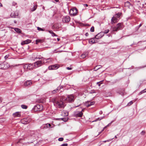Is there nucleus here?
<instances>
[{
	"instance_id": "obj_14",
	"label": "nucleus",
	"mask_w": 146,
	"mask_h": 146,
	"mask_svg": "<svg viewBox=\"0 0 146 146\" xmlns=\"http://www.w3.org/2000/svg\"><path fill=\"white\" fill-rule=\"evenodd\" d=\"M59 68V66L57 64H55L50 66L48 67V69L50 70H53Z\"/></svg>"
},
{
	"instance_id": "obj_7",
	"label": "nucleus",
	"mask_w": 146,
	"mask_h": 146,
	"mask_svg": "<svg viewBox=\"0 0 146 146\" xmlns=\"http://www.w3.org/2000/svg\"><path fill=\"white\" fill-rule=\"evenodd\" d=\"M43 107L42 105L37 104L33 108V110L35 111L41 110L43 109Z\"/></svg>"
},
{
	"instance_id": "obj_5",
	"label": "nucleus",
	"mask_w": 146,
	"mask_h": 146,
	"mask_svg": "<svg viewBox=\"0 0 146 146\" xmlns=\"http://www.w3.org/2000/svg\"><path fill=\"white\" fill-rule=\"evenodd\" d=\"M9 67V64L7 62H0V69L6 70Z\"/></svg>"
},
{
	"instance_id": "obj_59",
	"label": "nucleus",
	"mask_w": 146,
	"mask_h": 146,
	"mask_svg": "<svg viewBox=\"0 0 146 146\" xmlns=\"http://www.w3.org/2000/svg\"><path fill=\"white\" fill-rule=\"evenodd\" d=\"M144 90H145V91H146V89H145Z\"/></svg>"
},
{
	"instance_id": "obj_51",
	"label": "nucleus",
	"mask_w": 146,
	"mask_h": 146,
	"mask_svg": "<svg viewBox=\"0 0 146 146\" xmlns=\"http://www.w3.org/2000/svg\"><path fill=\"white\" fill-rule=\"evenodd\" d=\"M57 41H60V38H57Z\"/></svg>"
},
{
	"instance_id": "obj_15",
	"label": "nucleus",
	"mask_w": 146,
	"mask_h": 146,
	"mask_svg": "<svg viewBox=\"0 0 146 146\" xmlns=\"http://www.w3.org/2000/svg\"><path fill=\"white\" fill-rule=\"evenodd\" d=\"M118 21V19L115 16L113 17L111 19V24L113 25L115 23H117Z\"/></svg>"
},
{
	"instance_id": "obj_35",
	"label": "nucleus",
	"mask_w": 146,
	"mask_h": 146,
	"mask_svg": "<svg viewBox=\"0 0 146 146\" xmlns=\"http://www.w3.org/2000/svg\"><path fill=\"white\" fill-rule=\"evenodd\" d=\"M146 92L145 90L144 89V90L141 91V92H140L139 93V95H141V94H142L143 93H144Z\"/></svg>"
},
{
	"instance_id": "obj_20",
	"label": "nucleus",
	"mask_w": 146,
	"mask_h": 146,
	"mask_svg": "<svg viewBox=\"0 0 146 146\" xmlns=\"http://www.w3.org/2000/svg\"><path fill=\"white\" fill-rule=\"evenodd\" d=\"M21 115L20 112H17L13 114V115L14 117H19Z\"/></svg>"
},
{
	"instance_id": "obj_32",
	"label": "nucleus",
	"mask_w": 146,
	"mask_h": 146,
	"mask_svg": "<svg viewBox=\"0 0 146 146\" xmlns=\"http://www.w3.org/2000/svg\"><path fill=\"white\" fill-rule=\"evenodd\" d=\"M104 117H98V118H97L95 120L93 121H92V122H96L98 120H100L101 119H102Z\"/></svg>"
},
{
	"instance_id": "obj_44",
	"label": "nucleus",
	"mask_w": 146,
	"mask_h": 146,
	"mask_svg": "<svg viewBox=\"0 0 146 146\" xmlns=\"http://www.w3.org/2000/svg\"><path fill=\"white\" fill-rule=\"evenodd\" d=\"M9 55H6L4 58H5V59H6L7 58H8V57H9Z\"/></svg>"
},
{
	"instance_id": "obj_21",
	"label": "nucleus",
	"mask_w": 146,
	"mask_h": 146,
	"mask_svg": "<svg viewBox=\"0 0 146 146\" xmlns=\"http://www.w3.org/2000/svg\"><path fill=\"white\" fill-rule=\"evenodd\" d=\"M61 86H59L57 87V88L55 90H53L52 91V93L53 94H55L57 92L59 91L60 89H61Z\"/></svg>"
},
{
	"instance_id": "obj_52",
	"label": "nucleus",
	"mask_w": 146,
	"mask_h": 146,
	"mask_svg": "<svg viewBox=\"0 0 146 146\" xmlns=\"http://www.w3.org/2000/svg\"><path fill=\"white\" fill-rule=\"evenodd\" d=\"M65 115L66 116H67L68 115V113H66V114L65 113Z\"/></svg>"
},
{
	"instance_id": "obj_3",
	"label": "nucleus",
	"mask_w": 146,
	"mask_h": 146,
	"mask_svg": "<svg viewBox=\"0 0 146 146\" xmlns=\"http://www.w3.org/2000/svg\"><path fill=\"white\" fill-rule=\"evenodd\" d=\"M23 67L25 70H31L35 68L33 63L23 64Z\"/></svg>"
},
{
	"instance_id": "obj_42",
	"label": "nucleus",
	"mask_w": 146,
	"mask_h": 146,
	"mask_svg": "<svg viewBox=\"0 0 146 146\" xmlns=\"http://www.w3.org/2000/svg\"><path fill=\"white\" fill-rule=\"evenodd\" d=\"M145 132L144 131H143L141 133V134L142 135H144L145 134Z\"/></svg>"
},
{
	"instance_id": "obj_24",
	"label": "nucleus",
	"mask_w": 146,
	"mask_h": 146,
	"mask_svg": "<svg viewBox=\"0 0 146 146\" xmlns=\"http://www.w3.org/2000/svg\"><path fill=\"white\" fill-rule=\"evenodd\" d=\"M102 68V66L100 65L96 66L94 68V70L96 71Z\"/></svg>"
},
{
	"instance_id": "obj_38",
	"label": "nucleus",
	"mask_w": 146,
	"mask_h": 146,
	"mask_svg": "<svg viewBox=\"0 0 146 146\" xmlns=\"http://www.w3.org/2000/svg\"><path fill=\"white\" fill-rule=\"evenodd\" d=\"M94 27L92 26L91 27L90 29V31L91 32H93L94 31Z\"/></svg>"
},
{
	"instance_id": "obj_56",
	"label": "nucleus",
	"mask_w": 146,
	"mask_h": 146,
	"mask_svg": "<svg viewBox=\"0 0 146 146\" xmlns=\"http://www.w3.org/2000/svg\"><path fill=\"white\" fill-rule=\"evenodd\" d=\"M17 21L15 20L14 21V23H17Z\"/></svg>"
},
{
	"instance_id": "obj_2",
	"label": "nucleus",
	"mask_w": 146,
	"mask_h": 146,
	"mask_svg": "<svg viewBox=\"0 0 146 146\" xmlns=\"http://www.w3.org/2000/svg\"><path fill=\"white\" fill-rule=\"evenodd\" d=\"M54 105L59 108H63L64 107V103L62 100H55L54 102Z\"/></svg>"
},
{
	"instance_id": "obj_58",
	"label": "nucleus",
	"mask_w": 146,
	"mask_h": 146,
	"mask_svg": "<svg viewBox=\"0 0 146 146\" xmlns=\"http://www.w3.org/2000/svg\"><path fill=\"white\" fill-rule=\"evenodd\" d=\"M115 138H117V137L116 136H115Z\"/></svg>"
},
{
	"instance_id": "obj_43",
	"label": "nucleus",
	"mask_w": 146,
	"mask_h": 146,
	"mask_svg": "<svg viewBox=\"0 0 146 146\" xmlns=\"http://www.w3.org/2000/svg\"><path fill=\"white\" fill-rule=\"evenodd\" d=\"M17 5V3L14 2H13L12 3V5L13 6H15Z\"/></svg>"
},
{
	"instance_id": "obj_17",
	"label": "nucleus",
	"mask_w": 146,
	"mask_h": 146,
	"mask_svg": "<svg viewBox=\"0 0 146 146\" xmlns=\"http://www.w3.org/2000/svg\"><path fill=\"white\" fill-rule=\"evenodd\" d=\"M83 113L82 111H77L75 113V115L76 117H81Z\"/></svg>"
},
{
	"instance_id": "obj_46",
	"label": "nucleus",
	"mask_w": 146,
	"mask_h": 146,
	"mask_svg": "<svg viewBox=\"0 0 146 146\" xmlns=\"http://www.w3.org/2000/svg\"><path fill=\"white\" fill-rule=\"evenodd\" d=\"M66 69L68 70H71L72 69V68H70L69 67H66Z\"/></svg>"
},
{
	"instance_id": "obj_4",
	"label": "nucleus",
	"mask_w": 146,
	"mask_h": 146,
	"mask_svg": "<svg viewBox=\"0 0 146 146\" xmlns=\"http://www.w3.org/2000/svg\"><path fill=\"white\" fill-rule=\"evenodd\" d=\"M124 27L123 23H119L116 25V27L113 29V30L114 31H117L122 30Z\"/></svg>"
},
{
	"instance_id": "obj_6",
	"label": "nucleus",
	"mask_w": 146,
	"mask_h": 146,
	"mask_svg": "<svg viewBox=\"0 0 146 146\" xmlns=\"http://www.w3.org/2000/svg\"><path fill=\"white\" fill-rule=\"evenodd\" d=\"M64 100L68 102H72L74 101V97L72 95H68L65 98Z\"/></svg>"
},
{
	"instance_id": "obj_26",
	"label": "nucleus",
	"mask_w": 146,
	"mask_h": 146,
	"mask_svg": "<svg viewBox=\"0 0 146 146\" xmlns=\"http://www.w3.org/2000/svg\"><path fill=\"white\" fill-rule=\"evenodd\" d=\"M18 14L17 13H12L11 15V16L12 18H15L18 16Z\"/></svg>"
},
{
	"instance_id": "obj_33",
	"label": "nucleus",
	"mask_w": 146,
	"mask_h": 146,
	"mask_svg": "<svg viewBox=\"0 0 146 146\" xmlns=\"http://www.w3.org/2000/svg\"><path fill=\"white\" fill-rule=\"evenodd\" d=\"M121 13H117L115 15V17H116L117 18H119L120 17V16H121Z\"/></svg>"
},
{
	"instance_id": "obj_50",
	"label": "nucleus",
	"mask_w": 146,
	"mask_h": 146,
	"mask_svg": "<svg viewBox=\"0 0 146 146\" xmlns=\"http://www.w3.org/2000/svg\"><path fill=\"white\" fill-rule=\"evenodd\" d=\"M21 140V139H19V141L17 142H16V143H19L20 142V141Z\"/></svg>"
},
{
	"instance_id": "obj_27",
	"label": "nucleus",
	"mask_w": 146,
	"mask_h": 146,
	"mask_svg": "<svg viewBox=\"0 0 146 146\" xmlns=\"http://www.w3.org/2000/svg\"><path fill=\"white\" fill-rule=\"evenodd\" d=\"M88 55V54L86 52H84L82 54L80 57L82 58H85Z\"/></svg>"
},
{
	"instance_id": "obj_55",
	"label": "nucleus",
	"mask_w": 146,
	"mask_h": 146,
	"mask_svg": "<svg viewBox=\"0 0 146 146\" xmlns=\"http://www.w3.org/2000/svg\"><path fill=\"white\" fill-rule=\"evenodd\" d=\"M0 6L1 7H2L3 6L2 4L0 3Z\"/></svg>"
},
{
	"instance_id": "obj_37",
	"label": "nucleus",
	"mask_w": 146,
	"mask_h": 146,
	"mask_svg": "<svg viewBox=\"0 0 146 146\" xmlns=\"http://www.w3.org/2000/svg\"><path fill=\"white\" fill-rule=\"evenodd\" d=\"M37 30L39 31H43L44 30L42 29L41 28L39 27H37Z\"/></svg>"
},
{
	"instance_id": "obj_49",
	"label": "nucleus",
	"mask_w": 146,
	"mask_h": 146,
	"mask_svg": "<svg viewBox=\"0 0 146 146\" xmlns=\"http://www.w3.org/2000/svg\"><path fill=\"white\" fill-rule=\"evenodd\" d=\"M56 40H55L54 39V40L53 41V42H54V43H56Z\"/></svg>"
},
{
	"instance_id": "obj_53",
	"label": "nucleus",
	"mask_w": 146,
	"mask_h": 146,
	"mask_svg": "<svg viewBox=\"0 0 146 146\" xmlns=\"http://www.w3.org/2000/svg\"><path fill=\"white\" fill-rule=\"evenodd\" d=\"M56 2H58L59 1V0H54Z\"/></svg>"
},
{
	"instance_id": "obj_34",
	"label": "nucleus",
	"mask_w": 146,
	"mask_h": 146,
	"mask_svg": "<svg viewBox=\"0 0 146 146\" xmlns=\"http://www.w3.org/2000/svg\"><path fill=\"white\" fill-rule=\"evenodd\" d=\"M21 108L23 109H26L27 108V106L24 105H21Z\"/></svg>"
},
{
	"instance_id": "obj_18",
	"label": "nucleus",
	"mask_w": 146,
	"mask_h": 146,
	"mask_svg": "<svg viewBox=\"0 0 146 146\" xmlns=\"http://www.w3.org/2000/svg\"><path fill=\"white\" fill-rule=\"evenodd\" d=\"M31 42V40L30 39H27L26 40H24L23 41H22L21 43V44L22 45H24L25 44H27Z\"/></svg>"
},
{
	"instance_id": "obj_19",
	"label": "nucleus",
	"mask_w": 146,
	"mask_h": 146,
	"mask_svg": "<svg viewBox=\"0 0 146 146\" xmlns=\"http://www.w3.org/2000/svg\"><path fill=\"white\" fill-rule=\"evenodd\" d=\"M51 126V125L50 124L47 123L43 125L41 128L42 129H46L50 127Z\"/></svg>"
},
{
	"instance_id": "obj_45",
	"label": "nucleus",
	"mask_w": 146,
	"mask_h": 146,
	"mask_svg": "<svg viewBox=\"0 0 146 146\" xmlns=\"http://www.w3.org/2000/svg\"><path fill=\"white\" fill-rule=\"evenodd\" d=\"M100 82H97V84H98V85L99 86H100L101 84L100 83Z\"/></svg>"
},
{
	"instance_id": "obj_8",
	"label": "nucleus",
	"mask_w": 146,
	"mask_h": 146,
	"mask_svg": "<svg viewBox=\"0 0 146 146\" xmlns=\"http://www.w3.org/2000/svg\"><path fill=\"white\" fill-rule=\"evenodd\" d=\"M78 12V10L76 8H73L71 9L69 12L71 15L75 16L76 15Z\"/></svg>"
},
{
	"instance_id": "obj_25",
	"label": "nucleus",
	"mask_w": 146,
	"mask_h": 146,
	"mask_svg": "<svg viewBox=\"0 0 146 146\" xmlns=\"http://www.w3.org/2000/svg\"><path fill=\"white\" fill-rule=\"evenodd\" d=\"M68 118L67 117H64V118H63L57 119L59 120H61L62 121H64V122L68 120Z\"/></svg>"
},
{
	"instance_id": "obj_30",
	"label": "nucleus",
	"mask_w": 146,
	"mask_h": 146,
	"mask_svg": "<svg viewBox=\"0 0 146 146\" xmlns=\"http://www.w3.org/2000/svg\"><path fill=\"white\" fill-rule=\"evenodd\" d=\"M43 40L42 39H37L36 40V44H38L39 43H41L43 42Z\"/></svg>"
},
{
	"instance_id": "obj_31",
	"label": "nucleus",
	"mask_w": 146,
	"mask_h": 146,
	"mask_svg": "<svg viewBox=\"0 0 146 146\" xmlns=\"http://www.w3.org/2000/svg\"><path fill=\"white\" fill-rule=\"evenodd\" d=\"M37 8V6L36 5H34L33 7L31 9V11H35Z\"/></svg>"
},
{
	"instance_id": "obj_29",
	"label": "nucleus",
	"mask_w": 146,
	"mask_h": 146,
	"mask_svg": "<svg viewBox=\"0 0 146 146\" xmlns=\"http://www.w3.org/2000/svg\"><path fill=\"white\" fill-rule=\"evenodd\" d=\"M49 32L51 34V36H57L56 35L55 33H54L52 31H49Z\"/></svg>"
},
{
	"instance_id": "obj_9",
	"label": "nucleus",
	"mask_w": 146,
	"mask_h": 146,
	"mask_svg": "<svg viewBox=\"0 0 146 146\" xmlns=\"http://www.w3.org/2000/svg\"><path fill=\"white\" fill-rule=\"evenodd\" d=\"M100 38H96V37H94L88 40V42L90 44H92L96 42H98V40Z\"/></svg>"
},
{
	"instance_id": "obj_40",
	"label": "nucleus",
	"mask_w": 146,
	"mask_h": 146,
	"mask_svg": "<svg viewBox=\"0 0 146 146\" xmlns=\"http://www.w3.org/2000/svg\"><path fill=\"white\" fill-rule=\"evenodd\" d=\"M68 144L66 143L63 144L61 145V146H67Z\"/></svg>"
},
{
	"instance_id": "obj_41",
	"label": "nucleus",
	"mask_w": 146,
	"mask_h": 146,
	"mask_svg": "<svg viewBox=\"0 0 146 146\" xmlns=\"http://www.w3.org/2000/svg\"><path fill=\"white\" fill-rule=\"evenodd\" d=\"M142 24H140L136 28H137V29H138L139 27L142 26Z\"/></svg>"
},
{
	"instance_id": "obj_10",
	"label": "nucleus",
	"mask_w": 146,
	"mask_h": 146,
	"mask_svg": "<svg viewBox=\"0 0 146 146\" xmlns=\"http://www.w3.org/2000/svg\"><path fill=\"white\" fill-rule=\"evenodd\" d=\"M31 119L29 117H26L22 119L20 121V122L23 124H27L30 122Z\"/></svg>"
},
{
	"instance_id": "obj_16",
	"label": "nucleus",
	"mask_w": 146,
	"mask_h": 146,
	"mask_svg": "<svg viewBox=\"0 0 146 146\" xmlns=\"http://www.w3.org/2000/svg\"><path fill=\"white\" fill-rule=\"evenodd\" d=\"M32 84V82L31 80H27L25 82L24 85L26 87H29Z\"/></svg>"
},
{
	"instance_id": "obj_61",
	"label": "nucleus",
	"mask_w": 146,
	"mask_h": 146,
	"mask_svg": "<svg viewBox=\"0 0 146 146\" xmlns=\"http://www.w3.org/2000/svg\"><path fill=\"white\" fill-rule=\"evenodd\" d=\"M146 48V46L145 47V48L144 49H145Z\"/></svg>"
},
{
	"instance_id": "obj_12",
	"label": "nucleus",
	"mask_w": 146,
	"mask_h": 146,
	"mask_svg": "<svg viewBox=\"0 0 146 146\" xmlns=\"http://www.w3.org/2000/svg\"><path fill=\"white\" fill-rule=\"evenodd\" d=\"M109 31V29L105 30L104 32H100L99 33L96 35L95 36H103L104 34H107Z\"/></svg>"
},
{
	"instance_id": "obj_54",
	"label": "nucleus",
	"mask_w": 146,
	"mask_h": 146,
	"mask_svg": "<svg viewBox=\"0 0 146 146\" xmlns=\"http://www.w3.org/2000/svg\"><path fill=\"white\" fill-rule=\"evenodd\" d=\"M2 99L1 98H0V102H2Z\"/></svg>"
},
{
	"instance_id": "obj_48",
	"label": "nucleus",
	"mask_w": 146,
	"mask_h": 146,
	"mask_svg": "<svg viewBox=\"0 0 146 146\" xmlns=\"http://www.w3.org/2000/svg\"><path fill=\"white\" fill-rule=\"evenodd\" d=\"M85 36H88L89 34H88V33H85Z\"/></svg>"
},
{
	"instance_id": "obj_47",
	"label": "nucleus",
	"mask_w": 146,
	"mask_h": 146,
	"mask_svg": "<svg viewBox=\"0 0 146 146\" xmlns=\"http://www.w3.org/2000/svg\"><path fill=\"white\" fill-rule=\"evenodd\" d=\"M83 5H84V7L85 6L86 7H88V5L87 4H83Z\"/></svg>"
},
{
	"instance_id": "obj_11",
	"label": "nucleus",
	"mask_w": 146,
	"mask_h": 146,
	"mask_svg": "<svg viewBox=\"0 0 146 146\" xmlns=\"http://www.w3.org/2000/svg\"><path fill=\"white\" fill-rule=\"evenodd\" d=\"M70 19L68 16L64 17L62 19V21L63 23H68L70 21Z\"/></svg>"
},
{
	"instance_id": "obj_36",
	"label": "nucleus",
	"mask_w": 146,
	"mask_h": 146,
	"mask_svg": "<svg viewBox=\"0 0 146 146\" xmlns=\"http://www.w3.org/2000/svg\"><path fill=\"white\" fill-rule=\"evenodd\" d=\"M133 103V102L131 101H130L129 103H128L127 104V106H130L131 105V104H132Z\"/></svg>"
},
{
	"instance_id": "obj_23",
	"label": "nucleus",
	"mask_w": 146,
	"mask_h": 146,
	"mask_svg": "<svg viewBox=\"0 0 146 146\" xmlns=\"http://www.w3.org/2000/svg\"><path fill=\"white\" fill-rule=\"evenodd\" d=\"M53 61V59L52 58H49L47 59H45V63H50L51 62Z\"/></svg>"
},
{
	"instance_id": "obj_39",
	"label": "nucleus",
	"mask_w": 146,
	"mask_h": 146,
	"mask_svg": "<svg viewBox=\"0 0 146 146\" xmlns=\"http://www.w3.org/2000/svg\"><path fill=\"white\" fill-rule=\"evenodd\" d=\"M64 140V139L62 137H60V138H59L58 139V140L59 141H62Z\"/></svg>"
},
{
	"instance_id": "obj_28",
	"label": "nucleus",
	"mask_w": 146,
	"mask_h": 146,
	"mask_svg": "<svg viewBox=\"0 0 146 146\" xmlns=\"http://www.w3.org/2000/svg\"><path fill=\"white\" fill-rule=\"evenodd\" d=\"M13 29L17 33H20L21 32V30L20 29L18 28H13Z\"/></svg>"
},
{
	"instance_id": "obj_60",
	"label": "nucleus",
	"mask_w": 146,
	"mask_h": 146,
	"mask_svg": "<svg viewBox=\"0 0 146 146\" xmlns=\"http://www.w3.org/2000/svg\"><path fill=\"white\" fill-rule=\"evenodd\" d=\"M101 133V132H100L99 134H100V133Z\"/></svg>"
},
{
	"instance_id": "obj_57",
	"label": "nucleus",
	"mask_w": 146,
	"mask_h": 146,
	"mask_svg": "<svg viewBox=\"0 0 146 146\" xmlns=\"http://www.w3.org/2000/svg\"><path fill=\"white\" fill-rule=\"evenodd\" d=\"M107 141H104L103 142H106Z\"/></svg>"
},
{
	"instance_id": "obj_1",
	"label": "nucleus",
	"mask_w": 146,
	"mask_h": 146,
	"mask_svg": "<svg viewBox=\"0 0 146 146\" xmlns=\"http://www.w3.org/2000/svg\"><path fill=\"white\" fill-rule=\"evenodd\" d=\"M37 59H40V60L37 61L33 64L34 68H36L40 67L45 63V58H36Z\"/></svg>"
},
{
	"instance_id": "obj_13",
	"label": "nucleus",
	"mask_w": 146,
	"mask_h": 146,
	"mask_svg": "<svg viewBox=\"0 0 146 146\" xmlns=\"http://www.w3.org/2000/svg\"><path fill=\"white\" fill-rule=\"evenodd\" d=\"M94 104L95 102L94 101H87L85 102V105L87 107H89L90 106L94 105Z\"/></svg>"
},
{
	"instance_id": "obj_22",
	"label": "nucleus",
	"mask_w": 146,
	"mask_h": 146,
	"mask_svg": "<svg viewBox=\"0 0 146 146\" xmlns=\"http://www.w3.org/2000/svg\"><path fill=\"white\" fill-rule=\"evenodd\" d=\"M124 5L125 7H127L129 8H130L129 7L131 5L130 3L128 1H127L125 2Z\"/></svg>"
}]
</instances>
